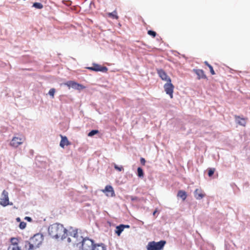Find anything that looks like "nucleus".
<instances>
[{"mask_svg":"<svg viewBox=\"0 0 250 250\" xmlns=\"http://www.w3.org/2000/svg\"><path fill=\"white\" fill-rule=\"evenodd\" d=\"M49 235L53 238H59L62 240L65 239L67 235V230L63 225L59 223H55L50 225L48 229Z\"/></svg>","mask_w":250,"mask_h":250,"instance_id":"nucleus-1","label":"nucleus"},{"mask_svg":"<svg viewBox=\"0 0 250 250\" xmlns=\"http://www.w3.org/2000/svg\"><path fill=\"white\" fill-rule=\"evenodd\" d=\"M74 245L82 250H92L96 245V244H94L93 240L87 237L84 238L82 236L79 237L78 242L76 241H74Z\"/></svg>","mask_w":250,"mask_h":250,"instance_id":"nucleus-2","label":"nucleus"},{"mask_svg":"<svg viewBox=\"0 0 250 250\" xmlns=\"http://www.w3.org/2000/svg\"><path fill=\"white\" fill-rule=\"evenodd\" d=\"M42 235L37 233L31 238L30 242H28L29 250H34L39 248L43 241Z\"/></svg>","mask_w":250,"mask_h":250,"instance_id":"nucleus-3","label":"nucleus"},{"mask_svg":"<svg viewBox=\"0 0 250 250\" xmlns=\"http://www.w3.org/2000/svg\"><path fill=\"white\" fill-rule=\"evenodd\" d=\"M166 243V241L164 240L158 242H150L146 246L147 250H161L163 249Z\"/></svg>","mask_w":250,"mask_h":250,"instance_id":"nucleus-4","label":"nucleus"},{"mask_svg":"<svg viewBox=\"0 0 250 250\" xmlns=\"http://www.w3.org/2000/svg\"><path fill=\"white\" fill-rule=\"evenodd\" d=\"M0 204L5 207L8 205H12V203H10L9 201L8 193L6 190H4L1 195L0 198Z\"/></svg>","mask_w":250,"mask_h":250,"instance_id":"nucleus-5","label":"nucleus"},{"mask_svg":"<svg viewBox=\"0 0 250 250\" xmlns=\"http://www.w3.org/2000/svg\"><path fill=\"white\" fill-rule=\"evenodd\" d=\"M164 88L166 93L169 95L171 98H172L174 86L171 83V82H167V83L165 84Z\"/></svg>","mask_w":250,"mask_h":250,"instance_id":"nucleus-6","label":"nucleus"},{"mask_svg":"<svg viewBox=\"0 0 250 250\" xmlns=\"http://www.w3.org/2000/svg\"><path fill=\"white\" fill-rule=\"evenodd\" d=\"M66 85H67L69 88L72 87L75 89H77L78 90H81L85 88V87L79 83H75L73 81H68L65 83Z\"/></svg>","mask_w":250,"mask_h":250,"instance_id":"nucleus-7","label":"nucleus"},{"mask_svg":"<svg viewBox=\"0 0 250 250\" xmlns=\"http://www.w3.org/2000/svg\"><path fill=\"white\" fill-rule=\"evenodd\" d=\"M158 74L162 80L166 81L167 82H171L170 78L167 75L166 73L162 69H159L157 70Z\"/></svg>","mask_w":250,"mask_h":250,"instance_id":"nucleus-8","label":"nucleus"},{"mask_svg":"<svg viewBox=\"0 0 250 250\" xmlns=\"http://www.w3.org/2000/svg\"><path fill=\"white\" fill-rule=\"evenodd\" d=\"M22 139L19 137H14L10 142V145L14 147H18L22 143Z\"/></svg>","mask_w":250,"mask_h":250,"instance_id":"nucleus-9","label":"nucleus"},{"mask_svg":"<svg viewBox=\"0 0 250 250\" xmlns=\"http://www.w3.org/2000/svg\"><path fill=\"white\" fill-rule=\"evenodd\" d=\"M194 195L197 200H200L205 197V194L201 188H197L194 192Z\"/></svg>","mask_w":250,"mask_h":250,"instance_id":"nucleus-10","label":"nucleus"},{"mask_svg":"<svg viewBox=\"0 0 250 250\" xmlns=\"http://www.w3.org/2000/svg\"><path fill=\"white\" fill-rule=\"evenodd\" d=\"M103 192H106L107 196L113 197L115 196V193L113 188L111 186H106L105 188L103 190Z\"/></svg>","mask_w":250,"mask_h":250,"instance_id":"nucleus-11","label":"nucleus"},{"mask_svg":"<svg viewBox=\"0 0 250 250\" xmlns=\"http://www.w3.org/2000/svg\"><path fill=\"white\" fill-rule=\"evenodd\" d=\"M93 66L94 69V71H101L103 72H106L108 69L105 66H102L97 63H93Z\"/></svg>","mask_w":250,"mask_h":250,"instance_id":"nucleus-12","label":"nucleus"},{"mask_svg":"<svg viewBox=\"0 0 250 250\" xmlns=\"http://www.w3.org/2000/svg\"><path fill=\"white\" fill-rule=\"evenodd\" d=\"M69 235L72 236L73 237V242L74 243V241H76L77 242L79 240V237L81 236H79L77 232V229H73L72 231H69Z\"/></svg>","mask_w":250,"mask_h":250,"instance_id":"nucleus-13","label":"nucleus"},{"mask_svg":"<svg viewBox=\"0 0 250 250\" xmlns=\"http://www.w3.org/2000/svg\"><path fill=\"white\" fill-rule=\"evenodd\" d=\"M61 138L62 139L60 144V146L61 147L63 148L65 146H68L69 145V141L66 137L61 135Z\"/></svg>","mask_w":250,"mask_h":250,"instance_id":"nucleus-14","label":"nucleus"},{"mask_svg":"<svg viewBox=\"0 0 250 250\" xmlns=\"http://www.w3.org/2000/svg\"><path fill=\"white\" fill-rule=\"evenodd\" d=\"M235 121L237 124L242 126H245L246 124V122L245 119L241 118L240 117L237 116L235 117Z\"/></svg>","mask_w":250,"mask_h":250,"instance_id":"nucleus-15","label":"nucleus"},{"mask_svg":"<svg viewBox=\"0 0 250 250\" xmlns=\"http://www.w3.org/2000/svg\"><path fill=\"white\" fill-rule=\"evenodd\" d=\"M125 229L124 225H120L119 226H118L116 227V230L115 231L116 233L118 235L120 236L121 233L122 232V231L124 230Z\"/></svg>","mask_w":250,"mask_h":250,"instance_id":"nucleus-16","label":"nucleus"},{"mask_svg":"<svg viewBox=\"0 0 250 250\" xmlns=\"http://www.w3.org/2000/svg\"><path fill=\"white\" fill-rule=\"evenodd\" d=\"M92 250H106V248L104 247L103 244H96Z\"/></svg>","mask_w":250,"mask_h":250,"instance_id":"nucleus-17","label":"nucleus"},{"mask_svg":"<svg viewBox=\"0 0 250 250\" xmlns=\"http://www.w3.org/2000/svg\"><path fill=\"white\" fill-rule=\"evenodd\" d=\"M178 196L181 198L183 200H185L186 198V193L185 191L180 190L177 194Z\"/></svg>","mask_w":250,"mask_h":250,"instance_id":"nucleus-18","label":"nucleus"},{"mask_svg":"<svg viewBox=\"0 0 250 250\" xmlns=\"http://www.w3.org/2000/svg\"><path fill=\"white\" fill-rule=\"evenodd\" d=\"M144 171L141 167H139L137 168V175L140 178H143L144 177Z\"/></svg>","mask_w":250,"mask_h":250,"instance_id":"nucleus-19","label":"nucleus"},{"mask_svg":"<svg viewBox=\"0 0 250 250\" xmlns=\"http://www.w3.org/2000/svg\"><path fill=\"white\" fill-rule=\"evenodd\" d=\"M196 74L199 77V78H203L206 77V76L204 73V71L202 70H197L196 71Z\"/></svg>","mask_w":250,"mask_h":250,"instance_id":"nucleus-20","label":"nucleus"},{"mask_svg":"<svg viewBox=\"0 0 250 250\" xmlns=\"http://www.w3.org/2000/svg\"><path fill=\"white\" fill-rule=\"evenodd\" d=\"M33 6L37 9H41L42 8L43 5L39 2H35L33 3Z\"/></svg>","mask_w":250,"mask_h":250,"instance_id":"nucleus-21","label":"nucleus"},{"mask_svg":"<svg viewBox=\"0 0 250 250\" xmlns=\"http://www.w3.org/2000/svg\"><path fill=\"white\" fill-rule=\"evenodd\" d=\"M108 15L109 17H112L113 18H115L116 19H117L118 18V17L117 15V12L116 11H114L112 13H109L108 14Z\"/></svg>","mask_w":250,"mask_h":250,"instance_id":"nucleus-22","label":"nucleus"},{"mask_svg":"<svg viewBox=\"0 0 250 250\" xmlns=\"http://www.w3.org/2000/svg\"><path fill=\"white\" fill-rule=\"evenodd\" d=\"M98 132L99 131L98 130H92L88 133V136L89 137H92L97 134Z\"/></svg>","mask_w":250,"mask_h":250,"instance_id":"nucleus-23","label":"nucleus"},{"mask_svg":"<svg viewBox=\"0 0 250 250\" xmlns=\"http://www.w3.org/2000/svg\"><path fill=\"white\" fill-rule=\"evenodd\" d=\"M56 92V90L55 88H51L49 91V92H48V94L52 98H53L54 97V94Z\"/></svg>","mask_w":250,"mask_h":250,"instance_id":"nucleus-24","label":"nucleus"},{"mask_svg":"<svg viewBox=\"0 0 250 250\" xmlns=\"http://www.w3.org/2000/svg\"><path fill=\"white\" fill-rule=\"evenodd\" d=\"M17 239L14 237L11 238V242L12 243V246H18Z\"/></svg>","mask_w":250,"mask_h":250,"instance_id":"nucleus-25","label":"nucleus"},{"mask_svg":"<svg viewBox=\"0 0 250 250\" xmlns=\"http://www.w3.org/2000/svg\"><path fill=\"white\" fill-rule=\"evenodd\" d=\"M8 250H20V248L18 247V246L15 245V246H10L8 248Z\"/></svg>","mask_w":250,"mask_h":250,"instance_id":"nucleus-26","label":"nucleus"},{"mask_svg":"<svg viewBox=\"0 0 250 250\" xmlns=\"http://www.w3.org/2000/svg\"><path fill=\"white\" fill-rule=\"evenodd\" d=\"M26 226V223L24 222H21L19 225V228L21 229H23L25 228Z\"/></svg>","mask_w":250,"mask_h":250,"instance_id":"nucleus-27","label":"nucleus"},{"mask_svg":"<svg viewBox=\"0 0 250 250\" xmlns=\"http://www.w3.org/2000/svg\"><path fill=\"white\" fill-rule=\"evenodd\" d=\"M114 168L116 170H118L119 171H122L123 169V168L122 167H119V166H118L117 165H116L115 164H114Z\"/></svg>","mask_w":250,"mask_h":250,"instance_id":"nucleus-28","label":"nucleus"},{"mask_svg":"<svg viewBox=\"0 0 250 250\" xmlns=\"http://www.w3.org/2000/svg\"><path fill=\"white\" fill-rule=\"evenodd\" d=\"M148 34L153 36V37H155L156 33L155 32L152 31V30H149L148 31Z\"/></svg>","mask_w":250,"mask_h":250,"instance_id":"nucleus-29","label":"nucleus"},{"mask_svg":"<svg viewBox=\"0 0 250 250\" xmlns=\"http://www.w3.org/2000/svg\"><path fill=\"white\" fill-rule=\"evenodd\" d=\"M214 172V169H210L208 172V175L209 177H211Z\"/></svg>","mask_w":250,"mask_h":250,"instance_id":"nucleus-30","label":"nucleus"},{"mask_svg":"<svg viewBox=\"0 0 250 250\" xmlns=\"http://www.w3.org/2000/svg\"><path fill=\"white\" fill-rule=\"evenodd\" d=\"M209 70H210V72L211 73V74L212 75H214L215 74V72L213 69V67L212 66H209Z\"/></svg>","mask_w":250,"mask_h":250,"instance_id":"nucleus-31","label":"nucleus"},{"mask_svg":"<svg viewBox=\"0 0 250 250\" xmlns=\"http://www.w3.org/2000/svg\"><path fill=\"white\" fill-rule=\"evenodd\" d=\"M140 162L143 165H145L146 163V160L144 158H141L140 159Z\"/></svg>","mask_w":250,"mask_h":250,"instance_id":"nucleus-32","label":"nucleus"},{"mask_svg":"<svg viewBox=\"0 0 250 250\" xmlns=\"http://www.w3.org/2000/svg\"><path fill=\"white\" fill-rule=\"evenodd\" d=\"M26 220L28 221V222H31L32 221V218L30 217L26 216L24 218Z\"/></svg>","mask_w":250,"mask_h":250,"instance_id":"nucleus-33","label":"nucleus"},{"mask_svg":"<svg viewBox=\"0 0 250 250\" xmlns=\"http://www.w3.org/2000/svg\"><path fill=\"white\" fill-rule=\"evenodd\" d=\"M86 68L88 69L92 70V71H94V69L93 66H91V67H86Z\"/></svg>","mask_w":250,"mask_h":250,"instance_id":"nucleus-34","label":"nucleus"},{"mask_svg":"<svg viewBox=\"0 0 250 250\" xmlns=\"http://www.w3.org/2000/svg\"><path fill=\"white\" fill-rule=\"evenodd\" d=\"M205 63L206 64V65H207L208 67H209V66H211V65H210L208 62L207 61H205Z\"/></svg>","mask_w":250,"mask_h":250,"instance_id":"nucleus-35","label":"nucleus"},{"mask_svg":"<svg viewBox=\"0 0 250 250\" xmlns=\"http://www.w3.org/2000/svg\"><path fill=\"white\" fill-rule=\"evenodd\" d=\"M16 221H17V222H21V219H20V217H17V218H16Z\"/></svg>","mask_w":250,"mask_h":250,"instance_id":"nucleus-36","label":"nucleus"},{"mask_svg":"<svg viewBox=\"0 0 250 250\" xmlns=\"http://www.w3.org/2000/svg\"><path fill=\"white\" fill-rule=\"evenodd\" d=\"M67 241H68V242H69H69H71V241H72V242H73V241L71 239V238H67Z\"/></svg>","mask_w":250,"mask_h":250,"instance_id":"nucleus-37","label":"nucleus"},{"mask_svg":"<svg viewBox=\"0 0 250 250\" xmlns=\"http://www.w3.org/2000/svg\"><path fill=\"white\" fill-rule=\"evenodd\" d=\"M125 228H129L130 227L129 225H124Z\"/></svg>","mask_w":250,"mask_h":250,"instance_id":"nucleus-38","label":"nucleus"},{"mask_svg":"<svg viewBox=\"0 0 250 250\" xmlns=\"http://www.w3.org/2000/svg\"><path fill=\"white\" fill-rule=\"evenodd\" d=\"M156 212H157V210H155V211L153 212V215H155Z\"/></svg>","mask_w":250,"mask_h":250,"instance_id":"nucleus-39","label":"nucleus"}]
</instances>
